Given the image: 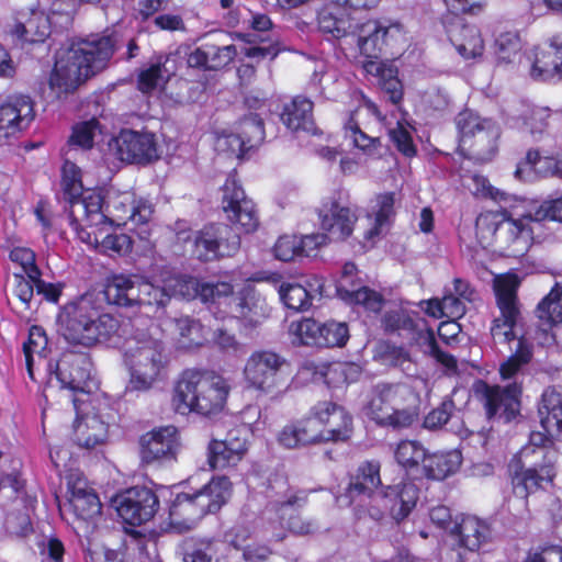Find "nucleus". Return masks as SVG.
<instances>
[{
	"label": "nucleus",
	"instance_id": "44",
	"mask_svg": "<svg viewBox=\"0 0 562 562\" xmlns=\"http://www.w3.org/2000/svg\"><path fill=\"white\" fill-rule=\"evenodd\" d=\"M462 463V454L459 450L437 451L426 456L423 473L425 477L434 481H442L454 474Z\"/></svg>",
	"mask_w": 562,
	"mask_h": 562
},
{
	"label": "nucleus",
	"instance_id": "25",
	"mask_svg": "<svg viewBox=\"0 0 562 562\" xmlns=\"http://www.w3.org/2000/svg\"><path fill=\"white\" fill-rule=\"evenodd\" d=\"M78 239L99 252L113 257L125 256L132 250L133 240L124 233L110 232L112 226L100 225L89 227L85 221L71 225Z\"/></svg>",
	"mask_w": 562,
	"mask_h": 562
},
{
	"label": "nucleus",
	"instance_id": "26",
	"mask_svg": "<svg viewBox=\"0 0 562 562\" xmlns=\"http://www.w3.org/2000/svg\"><path fill=\"white\" fill-rule=\"evenodd\" d=\"M476 393L482 395L484 406L488 418L499 417L505 422L514 419L520 409L521 387L516 384H509L505 387L498 385H488L485 382H479L475 385Z\"/></svg>",
	"mask_w": 562,
	"mask_h": 562
},
{
	"label": "nucleus",
	"instance_id": "5",
	"mask_svg": "<svg viewBox=\"0 0 562 562\" xmlns=\"http://www.w3.org/2000/svg\"><path fill=\"white\" fill-rule=\"evenodd\" d=\"M524 204L510 202L499 212H487L476 218V236L483 247H493L502 256L521 257L533 241L536 227H539L533 214L527 212Z\"/></svg>",
	"mask_w": 562,
	"mask_h": 562
},
{
	"label": "nucleus",
	"instance_id": "13",
	"mask_svg": "<svg viewBox=\"0 0 562 562\" xmlns=\"http://www.w3.org/2000/svg\"><path fill=\"white\" fill-rule=\"evenodd\" d=\"M232 483L226 476H215L202 490L178 493L169 508L170 524L179 530L192 529L207 513H216L227 502Z\"/></svg>",
	"mask_w": 562,
	"mask_h": 562
},
{
	"label": "nucleus",
	"instance_id": "60",
	"mask_svg": "<svg viewBox=\"0 0 562 562\" xmlns=\"http://www.w3.org/2000/svg\"><path fill=\"white\" fill-rule=\"evenodd\" d=\"M100 132V124L95 119L78 123L72 128L68 144L74 148L89 149L93 146L94 137Z\"/></svg>",
	"mask_w": 562,
	"mask_h": 562
},
{
	"label": "nucleus",
	"instance_id": "45",
	"mask_svg": "<svg viewBox=\"0 0 562 562\" xmlns=\"http://www.w3.org/2000/svg\"><path fill=\"white\" fill-rule=\"evenodd\" d=\"M386 487L391 501V518L400 522L407 518L415 508L419 497V488L414 482H403Z\"/></svg>",
	"mask_w": 562,
	"mask_h": 562
},
{
	"label": "nucleus",
	"instance_id": "14",
	"mask_svg": "<svg viewBox=\"0 0 562 562\" xmlns=\"http://www.w3.org/2000/svg\"><path fill=\"white\" fill-rule=\"evenodd\" d=\"M243 376L246 389L279 400L291 382L290 364L276 352L255 351L246 360Z\"/></svg>",
	"mask_w": 562,
	"mask_h": 562
},
{
	"label": "nucleus",
	"instance_id": "48",
	"mask_svg": "<svg viewBox=\"0 0 562 562\" xmlns=\"http://www.w3.org/2000/svg\"><path fill=\"white\" fill-rule=\"evenodd\" d=\"M278 442L288 449L317 445L313 422L308 420V417H305L285 425L278 435Z\"/></svg>",
	"mask_w": 562,
	"mask_h": 562
},
{
	"label": "nucleus",
	"instance_id": "59",
	"mask_svg": "<svg viewBox=\"0 0 562 562\" xmlns=\"http://www.w3.org/2000/svg\"><path fill=\"white\" fill-rule=\"evenodd\" d=\"M414 128L406 119H401L394 127L389 128V135L392 143L403 155L413 157L416 154V147L413 143Z\"/></svg>",
	"mask_w": 562,
	"mask_h": 562
},
{
	"label": "nucleus",
	"instance_id": "10",
	"mask_svg": "<svg viewBox=\"0 0 562 562\" xmlns=\"http://www.w3.org/2000/svg\"><path fill=\"white\" fill-rule=\"evenodd\" d=\"M555 436L544 429L530 434L529 442L518 452L521 469L513 475L514 491L520 497H527L539 488H544L553 482L555 463L559 452L553 445Z\"/></svg>",
	"mask_w": 562,
	"mask_h": 562
},
{
	"label": "nucleus",
	"instance_id": "7",
	"mask_svg": "<svg viewBox=\"0 0 562 562\" xmlns=\"http://www.w3.org/2000/svg\"><path fill=\"white\" fill-rule=\"evenodd\" d=\"M110 36L91 35L70 42L56 53L49 88L56 98L74 92L83 81L102 69L112 57Z\"/></svg>",
	"mask_w": 562,
	"mask_h": 562
},
{
	"label": "nucleus",
	"instance_id": "55",
	"mask_svg": "<svg viewBox=\"0 0 562 562\" xmlns=\"http://www.w3.org/2000/svg\"><path fill=\"white\" fill-rule=\"evenodd\" d=\"M321 323L313 318H302L292 322L289 327V334L295 345L319 347V338L322 330Z\"/></svg>",
	"mask_w": 562,
	"mask_h": 562
},
{
	"label": "nucleus",
	"instance_id": "35",
	"mask_svg": "<svg viewBox=\"0 0 562 562\" xmlns=\"http://www.w3.org/2000/svg\"><path fill=\"white\" fill-rule=\"evenodd\" d=\"M357 273V267L352 262H346L342 267L340 280L337 283V293L345 302L362 306L364 310L370 312H379L383 306V297L380 293L362 286L357 290L349 289V285L353 286V277Z\"/></svg>",
	"mask_w": 562,
	"mask_h": 562
},
{
	"label": "nucleus",
	"instance_id": "54",
	"mask_svg": "<svg viewBox=\"0 0 562 562\" xmlns=\"http://www.w3.org/2000/svg\"><path fill=\"white\" fill-rule=\"evenodd\" d=\"M471 182L468 184L469 189L472 191V193L476 196L482 198H490L493 201L501 204V207L504 205H507V203L510 202H518L520 204H524V199L519 198L517 195L509 194L507 192H504L497 188H494L488 179L481 175H473L470 178Z\"/></svg>",
	"mask_w": 562,
	"mask_h": 562
},
{
	"label": "nucleus",
	"instance_id": "56",
	"mask_svg": "<svg viewBox=\"0 0 562 562\" xmlns=\"http://www.w3.org/2000/svg\"><path fill=\"white\" fill-rule=\"evenodd\" d=\"M345 136L352 145L361 150L368 157L378 158L380 156V139L371 137L366 134L358 125V123L350 117L345 125Z\"/></svg>",
	"mask_w": 562,
	"mask_h": 562
},
{
	"label": "nucleus",
	"instance_id": "11",
	"mask_svg": "<svg viewBox=\"0 0 562 562\" xmlns=\"http://www.w3.org/2000/svg\"><path fill=\"white\" fill-rule=\"evenodd\" d=\"M268 497L269 503L262 512V538L280 542L288 532L307 535L313 530V525L302 520L297 513L305 498L291 492L285 480L277 479L271 482Z\"/></svg>",
	"mask_w": 562,
	"mask_h": 562
},
{
	"label": "nucleus",
	"instance_id": "62",
	"mask_svg": "<svg viewBox=\"0 0 562 562\" xmlns=\"http://www.w3.org/2000/svg\"><path fill=\"white\" fill-rule=\"evenodd\" d=\"M10 261L19 267L23 273L32 280H38L42 276L35 261V254L27 247H14L9 254Z\"/></svg>",
	"mask_w": 562,
	"mask_h": 562
},
{
	"label": "nucleus",
	"instance_id": "19",
	"mask_svg": "<svg viewBox=\"0 0 562 562\" xmlns=\"http://www.w3.org/2000/svg\"><path fill=\"white\" fill-rule=\"evenodd\" d=\"M308 420L315 427L316 443L346 441L352 434V417L345 407L322 401L311 407Z\"/></svg>",
	"mask_w": 562,
	"mask_h": 562
},
{
	"label": "nucleus",
	"instance_id": "33",
	"mask_svg": "<svg viewBox=\"0 0 562 562\" xmlns=\"http://www.w3.org/2000/svg\"><path fill=\"white\" fill-rule=\"evenodd\" d=\"M530 76L539 81L562 79V42L559 36L536 47Z\"/></svg>",
	"mask_w": 562,
	"mask_h": 562
},
{
	"label": "nucleus",
	"instance_id": "4",
	"mask_svg": "<svg viewBox=\"0 0 562 562\" xmlns=\"http://www.w3.org/2000/svg\"><path fill=\"white\" fill-rule=\"evenodd\" d=\"M48 339L40 326H32L23 345L29 376L35 380L34 366L44 367L48 374V385L59 386L74 393L89 394L98 387L92 374V362L85 353L65 352L57 361L47 360Z\"/></svg>",
	"mask_w": 562,
	"mask_h": 562
},
{
	"label": "nucleus",
	"instance_id": "50",
	"mask_svg": "<svg viewBox=\"0 0 562 562\" xmlns=\"http://www.w3.org/2000/svg\"><path fill=\"white\" fill-rule=\"evenodd\" d=\"M426 456V448L416 440H402L394 448V458L406 472L417 470L419 464L423 467Z\"/></svg>",
	"mask_w": 562,
	"mask_h": 562
},
{
	"label": "nucleus",
	"instance_id": "64",
	"mask_svg": "<svg viewBox=\"0 0 562 562\" xmlns=\"http://www.w3.org/2000/svg\"><path fill=\"white\" fill-rule=\"evenodd\" d=\"M522 562H562V543L547 541L532 547Z\"/></svg>",
	"mask_w": 562,
	"mask_h": 562
},
{
	"label": "nucleus",
	"instance_id": "40",
	"mask_svg": "<svg viewBox=\"0 0 562 562\" xmlns=\"http://www.w3.org/2000/svg\"><path fill=\"white\" fill-rule=\"evenodd\" d=\"M176 57H158L150 65L142 68L137 75V89L147 95L161 92L176 71Z\"/></svg>",
	"mask_w": 562,
	"mask_h": 562
},
{
	"label": "nucleus",
	"instance_id": "63",
	"mask_svg": "<svg viewBox=\"0 0 562 562\" xmlns=\"http://www.w3.org/2000/svg\"><path fill=\"white\" fill-rule=\"evenodd\" d=\"M214 146L217 151L227 153L237 158H241L249 150L247 142H245L241 134L228 131L216 133Z\"/></svg>",
	"mask_w": 562,
	"mask_h": 562
},
{
	"label": "nucleus",
	"instance_id": "34",
	"mask_svg": "<svg viewBox=\"0 0 562 562\" xmlns=\"http://www.w3.org/2000/svg\"><path fill=\"white\" fill-rule=\"evenodd\" d=\"M450 535L454 537L460 548L475 552L490 541L492 530L485 519L473 515H460L456 518Z\"/></svg>",
	"mask_w": 562,
	"mask_h": 562
},
{
	"label": "nucleus",
	"instance_id": "17",
	"mask_svg": "<svg viewBox=\"0 0 562 562\" xmlns=\"http://www.w3.org/2000/svg\"><path fill=\"white\" fill-rule=\"evenodd\" d=\"M61 187L65 199L69 203V224L78 225L80 221L98 223L103 220L101 214V194L91 189H85L79 167L66 160L61 169Z\"/></svg>",
	"mask_w": 562,
	"mask_h": 562
},
{
	"label": "nucleus",
	"instance_id": "30",
	"mask_svg": "<svg viewBox=\"0 0 562 562\" xmlns=\"http://www.w3.org/2000/svg\"><path fill=\"white\" fill-rule=\"evenodd\" d=\"M381 464L379 461L371 460L362 462L351 475L348 486L344 494L336 496V503L339 507H349L355 501L379 491L382 485L380 475Z\"/></svg>",
	"mask_w": 562,
	"mask_h": 562
},
{
	"label": "nucleus",
	"instance_id": "12",
	"mask_svg": "<svg viewBox=\"0 0 562 562\" xmlns=\"http://www.w3.org/2000/svg\"><path fill=\"white\" fill-rule=\"evenodd\" d=\"M422 390H427V380L418 376L411 378L409 382L378 384L364 408L366 414L379 425L408 427L415 415L404 406L415 403Z\"/></svg>",
	"mask_w": 562,
	"mask_h": 562
},
{
	"label": "nucleus",
	"instance_id": "28",
	"mask_svg": "<svg viewBox=\"0 0 562 562\" xmlns=\"http://www.w3.org/2000/svg\"><path fill=\"white\" fill-rule=\"evenodd\" d=\"M34 119L33 102L26 95H12L0 105V145L29 127Z\"/></svg>",
	"mask_w": 562,
	"mask_h": 562
},
{
	"label": "nucleus",
	"instance_id": "24",
	"mask_svg": "<svg viewBox=\"0 0 562 562\" xmlns=\"http://www.w3.org/2000/svg\"><path fill=\"white\" fill-rule=\"evenodd\" d=\"M66 501L59 505L63 515L71 514L78 520H89L101 513L100 499L81 472H70L66 476Z\"/></svg>",
	"mask_w": 562,
	"mask_h": 562
},
{
	"label": "nucleus",
	"instance_id": "6",
	"mask_svg": "<svg viewBox=\"0 0 562 562\" xmlns=\"http://www.w3.org/2000/svg\"><path fill=\"white\" fill-rule=\"evenodd\" d=\"M519 279L516 274H501L494 280V291L501 315L493 321L491 334L495 342L509 344L513 355L501 366L502 379H512L532 356L528 333L520 328V311L517 301Z\"/></svg>",
	"mask_w": 562,
	"mask_h": 562
},
{
	"label": "nucleus",
	"instance_id": "51",
	"mask_svg": "<svg viewBox=\"0 0 562 562\" xmlns=\"http://www.w3.org/2000/svg\"><path fill=\"white\" fill-rule=\"evenodd\" d=\"M375 357L383 364L400 368L406 375L411 376L416 372V364L412 361L409 352L403 347L389 342L381 344Z\"/></svg>",
	"mask_w": 562,
	"mask_h": 562
},
{
	"label": "nucleus",
	"instance_id": "31",
	"mask_svg": "<svg viewBox=\"0 0 562 562\" xmlns=\"http://www.w3.org/2000/svg\"><path fill=\"white\" fill-rule=\"evenodd\" d=\"M248 440L240 430H232L223 440L213 439L207 446V462L212 469L235 467L246 454Z\"/></svg>",
	"mask_w": 562,
	"mask_h": 562
},
{
	"label": "nucleus",
	"instance_id": "16",
	"mask_svg": "<svg viewBox=\"0 0 562 562\" xmlns=\"http://www.w3.org/2000/svg\"><path fill=\"white\" fill-rule=\"evenodd\" d=\"M69 400L77 412L72 432L74 442L87 450L103 447L108 442L111 426L115 424V411L101 401H94L90 409L85 411L79 406L83 401L78 396Z\"/></svg>",
	"mask_w": 562,
	"mask_h": 562
},
{
	"label": "nucleus",
	"instance_id": "23",
	"mask_svg": "<svg viewBox=\"0 0 562 562\" xmlns=\"http://www.w3.org/2000/svg\"><path fill=\"white\" fill-rule=\"evenodd\" d=\"M384 325L385 328L391 331H417L418 339L424 346V352L435 358V360L446 369V374L452 375L457 373L456 358L439 349L434 331L426 327L424 321L415 322L404 311H393L385 314Z\"/></svg>",
	"mask_w": 562,
	"mask_h": 562
},
{
	"label": "nucleus",
	"instance_id": "53",
	"mask_svg": "<svg viewBox=\"0 0 562 562\" xmlns=\"http://www.w3.org/2000/svg\"><path fill=\"white\" fill-rule=\"evenodd\" d=\"M537 314L543 326L562 323V284L557 283L550 293L538 304Z\"/></svg>",
	"mask_w": 562,
	"mask_h": 562
},
{
	"label": "nucleus",
	"instance_id": "49",
	"mask_svg": "<svg viewBox=\"0 0 562 562\" xmlns=\"http://www.w3.org/2000/svg\"><path fill=\"white\" fill-rule=\"evenodd\" d=\"M353 508L356 515L361 517L368 515L373 520H382L386 516L391 517V501L387 493V487H381L371 494H367L361 498L355 501L350 506Z\"/></svg>",
	"mask_w": 562,
	"mask_h": 562
},
{
	"label": "nucleus",
	"instance_id": "38",
	"mask_svg": "<svg viewBox=\"0 0 562 562\" xmlns=\"http://www.w3.org/2000/svg\"><path fill=\"white\" fill-rule=\"evenodd\" d=\"M50 18L41 10L20 11L9 34L22 43H42L50 33Z\"/></svg>",
	"mask_w": 562,
	"mask_h": 562
},
{
	"label": "nucleus",
	"instance_id": "20",
	"mask_svg": "<svg viewBox=\"0 0 562 562\" xmlns=\"http://www.w3.org/2000/svg\"><path fill=\"white\" fill-rule=\"evenodd\" d=\"M154 213L153 204L145 198L137 196L134 192H123L111 198L103 210L101 198V214L104 216L98 223L85 221L87 226L109 225L120 227L132 222L134 225H146Z\"/></svg>",
	"mask_w": 562,
	"mask_h": 562
},
{
	"label": "nucleus",
	"instance_id": "36",
	"mask_svg": "<svg viewBox=\"0 0 562 562\" xmlns=\"http://www.w3.org/2000/svg\"><path fill=\"white\" fill-rule=\"evenodd\" d=\"M526 168L541 177L562 179V139L557 143V149H551L549 143L537 150H529L526 160L517 166L515 176L524 179Z\"/></svg>",
	"mask_w": 562,
	"mask_h": 562
},
{
	"label": "nucleus",
	"instance_id": "39",
	"mask_svg": "<svg viewBox=\"0 0 562 562\" xmlns=\"http://www.w3.org/2000/svg\"><path fill=\"white\" fill-rule=\"evenodd\" d=\"M405 47L406 45L393 56L400 55ZM383 55L392 56L390 53H383ZM381 56L382 54L378 57L363 56L367 59L362 61V68L367 75L378 79L379 85L387 93L392 103L397 104L403 98V87L397 77V68L392 64L381 61Z\"/></svg>",
	"mask_w": 562,
	"mask_h": 562
},
{
	"label": "nucleus",
	"instance_id": "15",
	"mask_svg": "<svg viewBox=\"0 0 562 562\" xmlns=\"http://www.w3.org/2000/svg\"><path fill=\"white\" fill-rule=\"evenodd\" d=\"M178 241L191 243L192 254L200 261L209 262L234 256L240 247V238L233 228L223 223L205 225L192 233L184 222H177Z\"/></svg>",
	"mask_w": 562,
	"mask_h": 562
},
{
	"label": "nucleus",
	"instance_id": "58",
	"mask_svg": "<svg viewBox=\"0 0 562 562\" xmlns=\"http://www.w3.org/2000/svg\"><path fill=\"white\" fill-rule=\"evenodd\" d=\"M494 55L498 64L514 63L521 50V41L517 32L499 33L494 41Z\"/></svg>",
	"mask_w": 562,
	"mask_h": 562
},
{
	"label": "nucleus",
	"instance_id": "8",
	"mask_svg": "<svg viewBox=\"0 0 562 562\" xmlns=\"http://www.w3.org/2000/svg\"><path fill=\"white\" fill-rule=\"evenodd\" d=\"M58 324L61 336L69 344L83 347L120 344L125 325L119 317L102 312L94 293H86L65 305L58 314Z\"/></svg>",
	"mask_w": 562,
	"mask_h": 562
},
{
	"label": "nucleus",
	"instance_id": "9",
	"mask_svg": "<svg viewBox=\"0 0 562 562\" xmlns=\"http://www.w3.org/2000/svg\"><path fill=\"white\" fill-rule=\"evenodd\" d=\"M229 381L207 370H186L176 383L172 404L177 413L203 416L222 413L231 393Z\"/></svg>",
	"mask_w": 562,
	"mask_h": 562
},
{
	"label": "nucleus",
	"instance_id": "46",
	"mask_svg": "<svg viewBox=\"0 0 562 562\" xmlns=\"http://www.w3.org/2000/svg\"><path fill=\"white\" fill-rule=\"evenodd\" d=\"M456 124L459 131L460 147L464 146L468 139L475 135H479L482 139L498 136V130L491 120L481 119L470 110L459 113Z\"/></svg>",
	"mask_w": 562,
	"mask_h": 562
},
{
	"label": "nucleus",
	"instance_id": "18",
	"mask_svg": "<svg viewBox=\"0 0 562 562\" xmlns=\"http://www.w3.org/2000/svg\"><path fill=\"white\" fill-rule=\"evenodd\" d=\"M108 159L121 162L147 165L158 159L159 145L154 133L122 130L108 143Z\"/></svg>",
	"mask_w": 562,
	"mask_h": 562
},
{
	"label": "nucleus",
	"instance_id": "43",
	"mask_svg": "<svg viewBox=\"0 0 562 562\" xmlns=\"http://www.w3.org/2000/svg\"><path fill=\"white\" fill-rule=\"evenodd\" d=\"M281 121L292 132H306L315 134L313 119V102L305 97L296 95L283 105Z\"/></svg>",
	"mask_w": 562,
	"mask_h": 562
},
{
	"label": "nucleus",
	"instance_id": "27",
	"mask_svg": "<svg viewBox=\"0 0 562 562\" xmlns=\"http://www.w3.org/2000/svg\"><path fill=\"white\" fill-rule=\"evenodd\" d=\"M181 448L178 429L164 426L145 434L140 438V459L144 463L171 461Z\"/></svg>",
	"mask_w": 562,
	"mask_h": 562
},
{
	"label": "nucleus",
	"instance_id": "2",
	"mask_svg": "<svg viewBox=\"0 0 562 562\" xmlns=\"http://www.w3.org/2000/svg\"><path fill=\"white\" fill-rule=\"evenodd\" d=\"M317 15L319 31L329 38L357 40L362 56L378 57L383 53L396 54L407 45L402 24L387 20H368L362 24L353 21L348 11L370 10L381 0H328Z\"/></svg>",
	"mask_w": 562,
	"mask_h": 562
},
{
	"label": "nucleus",
	"instance_id": "61",
	"mask_svg": "<svg viewBox=\"0 0 562 562\" xmlns=\"http://www.w3.org/2000/svg\"><path fill=\"white\" fill-rule=\"evenodd\" d=\"M349 339L346 323L329 321L322 325L319 347H342Z\"/></svg>",
	"mask_w": 562,
	"mask_h": 562
},
{
	"label": "nucleus",
	"instance_id": "52",
	"mask_svg": "<svg viewBox=\"0 0 562 562\" xmlns=\"http://www.w3.org/2000/svg\"><path fill=\"white\" fill-rule=\"evenodd\" d=\"M224 543L220 540H200L184 553V562H225Z\"/></svg>",
	"mask_w": 562,
	"mask_h": 562
},
{
	"label": "nucleus",
	"instance_id": "47",
	"mask_svg": "<svg viewBox=\"0 0 562 562\" xmlns=\"http://www.w3.org/2000/svg\"><path fill=\"white\" fill-rule=\"evenodd\" d=\"M177 348L190 350L203 346L207 340L206 329L200 321L181 316L173 321Z\"/></svg>",
	"mask_w": 562,
	"mask_h": 562
},
{
	"label": "nucleus",
	"instance_id": "21",
	"mask_svg": "<svg viewBox=\"0 0 562 562\" xmlns=\"http://www.w3.org/2000/svg\"><path fill=\"white\" fill-rule=\"evenodd\" d=\"M222 193L221 205L226 218L244 233L255 232L259 225L256 206L246 196L235 172L227 176Z\"/></svg>",
	"mask_w": 562,
	"mask_h": 562
},
{
	"label": "nucleus",
	"instance_id": "57",
	"mask_svg": "<svg viewBox=\"0 0 562 562\" xmlns=\"http://www.w3.org/2000/svg\"><path fill=\"white\" fill-rule=\"evenodd\" d=\"M279 295L288 308L296 312L306 311L312 305V292L300 283H282Z\"/></svg>",
	"mask_w": 562,
	"mask_h": 562
},
{
	"label": "nucleus",
	"instance_id": "42",
	"mask_svg": "<svg viewBox=\"0 0 562 562\" xmlns=\"http://www.w3.org/2000/svg\"><path fill=\"white\" fill-rule=\"evenodd\" d=\"M541 427L551 436L562 439V387L546 389L539 405Z\"/></svg>",
	"mask_w": 562,
	"mask_h": 562
},
{
	"label": "nucleus",
	"instance_id": "29",
	"mask_svg": "<svg viewBox=\"0 0 562 562\" xmlns=\"http://www.w3.org/2000/svg\"><path fill=\"white\" fill-rule=\"evenodd\" d=\"M446 33L451 45L464 60L483 56L484 40L476 25L465 23L460 16H453L446 22Z\"/></svg>",
	"mask_w": 562,
	"mask_h": 562
},
{
	"label": "nucleus",
	"instance_id": "41",
	"mask_svg": "<svg viewBox=\"0 0 562 562\" xmlns=\"http://www.w3.org/2000/svg\"><path fill=\"white\" fill-rule=\"evenodd\" d=\"M238 54L235 45L205 43L188 54L187 63L191 68L217 70L227 66Z\"/></svg>",
	"mask_w": 562,
	"mask_h": 562
},
{
	"label": "nucleus",
	"instance_id": "3",
	"mask_svg": "<svg viewBox=\"0 0 562 562\" xmlns=\"http://www.w3.org/2000/svg\"><path fill=\"white\" fill-rule=\"evenodd\" d=\"M127 334L128 324H125L120 344L112 346L121 350L122 364L128 375L125 393H147L167 375V347L154 323L146 329L137 327Z\"/></svg>",
	"mask_w": 562,
	"mask_h": 562
},
{
	"label": "nucleus",
	"instance_id": "32",
	"mask_svg": "<svg viewBox=\"0 0 562 562\" xmlns=\"http://www.w3.org/2000/svg\"><path fill=\"white\" fill-rule=\"evenodd\" d=\"M319 220L329 240H344L352 234L357 215L350 207L331 200L323 203Z\"/></svg>",
	"mask_w": 562,
	"mask_h": 562
},
{
	"label": "nucleus",
	"instance_id": "22",
	"mask_svg": "<svg viewBox=\"0 0 562 562\" xmlns=\"http://www.w3.org/2000/svg\"><path fill=\"white\" fill-rule=\"evenodd\" d=\"M112 505L123 522L137 527L155 516L159 501L150 488L134 486L115 495Z\"/></svg>",
	"mask_w": 562,
	"mask_h": 562
},
{
	"label": "nucleus",
	"instance_id": "1",
	"mask_svg": "<svg viewBox=\"0 0 562 562\" xmlns=\"http://www.w3.org/2000/svg\"><path fill=\"white\" fill-rule=\"evenodd\" d=\"M102 294L109 304L137 308L144 316L164 308L171 297H200L216 319H236L245 327L259 325L269 312L266 301L251 283L235 292L228 282L201 283L196 278L168 267L148 279L115 274L108 280Z\"/></svg>",
	"mask_w": 562,
	"mask_h": 562
},
{
	"label": "nucleus",
	"instance_id": "37",
	"mask_svg": "<svg viewBox=\"0 0 562 562\" xmlns=\"http://www.w3.org/2000/svg\"><path fill=\"white\" fill-rule=\"evenodd\" d=\"M395 202L394 192L378 193L369 201L366 214L369 227L364 233L366 239L374 240L390 229L396 214Z\"/></svg>",
	"mask_w": 562,
	"mask_h": 562
}]
</instances>
